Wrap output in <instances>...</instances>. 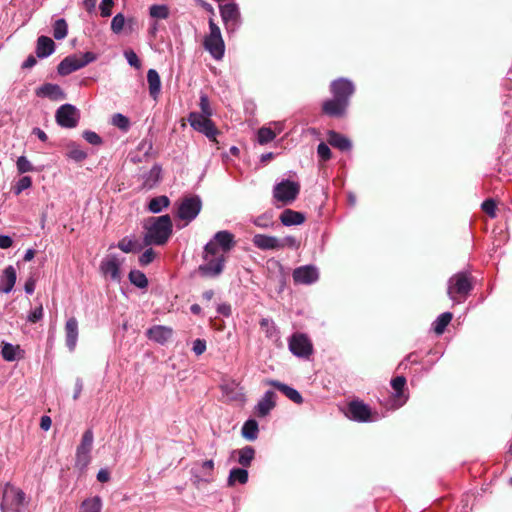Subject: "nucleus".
<instances>
[{
  "label": "nucleus",
  "mask_w": 512,
  "mask_h": 512,
  "mask_svg": "<svg viewBox=\"0 0 512 512\" xmlns=\"http://www.w3.org/2000/svg\"><path fill=\"white\" fill-rule=\"evenodd\" d=\"M111 124L123 132H127L130 128L129 118L122 113H115L111 118Z\"/></svg>",
  "instance_id": "obj_46"
},
{
  "label": "nucleus",
  "mask_w": 512,
  "mask_h": 512,
  "mask_svg": "<svg viewBox=\"0 0 512 512\" xmlns=\"http://www.w3.org/2000/svg\"><path fill=\"white\" fill-rule=\"evenodd\" d=\"M452 318L453 314L451 312H444L440 314L432 323V329L437 335H441L451 322Z\"/></svg>",
  "instance_id": "obj_38"
},
{
  "label": "nucleus",
  "mask_w": 512,
  "mask_h": 512,
  "mask_svg": "<svg viewBox=\"0 0 512 512\" xmlns=\"http://www.w3.org/2000/svg\"><path fill=\"white\" fill-rule=\"evenodd\" d=\"M16 279L17 274L15 268L12 265L7 266L0 275V292L5 294L10 293L15 286Z\"/></svg>",
  "instance_id": "obj_22"
},
{
  "label": "nucleus",
  "mask_w": 512,
  "mask_h": 512,
  "mask_svg": "<svg viewBox=\"0 0 512 512\" xmlns=\"http://www.w3.org/2000/svg\"><path fill=\"white\" fill-rule=\"evenodd\" d=\"M214 470V461L212 459L205 460L201 463V469L200 472L197 473L196 470L192 469V476L194 478V483L198 484L199 482H210L211 477Z\"/></svg>",
  "instance_id": "obj_25"
},
{
  "label": "nucleus",
  "mask_w": 512,
  "mask_h": 512,
  "mask_svg": "<svg viewBox=\"0 0 512 512\" xmlns=\"http://www.w3.org/2000/svg\"><path fill=\"white\" fill-rule=\"evenodd\" d=\"M300 193V184L297 181L282 179L273 187V198L282 205L292 204Z\"/></svg>",
  "instance_id": "obj_6"
},
{
  "label": "nucleus",
  "mask_w": 512,
  "mask_h": 512,
  "mask_svg": "<svg viewBox=\"0 0 512 512\" xmlns=\"http://www.w3.org/2000/svg\"><path fill=\"white\" fill-rule=\"evenodd\" d=\"M162 169L159 165L155 164L152 168L144 175V187L151 189L161 179Z\"/></svg>",
  "instance_id": "obj_36"
},
{
  "label": "nucleus",
  "mask_w": 512,
  "mask_h": 512,
  "mask_svg": "<svg viewBox=\"0 0 512 512\" xmlns=\"http://www.w3.org/2000/svg\"><path fill=\"white\" fill-rule=\"evenodd\" d=\"M170 204V200L167 196L161 195L152 198L148 204V210L151 213H160L164 208H167Z\"/></svg>",
  "instance_id": "obj_39"
},
{
  "label": "nucleus",
  "mask_w": 512,
  "mask_h": 512,
  "mask_svg": "<svg viewBox=\"0 0 512 512\" xmlns=\"http://www.w3.org/2000/svg\"><path fill=\"white\" fill-rule=\"evenodd\" d=\"M221 390L224 395L228 397L231 401H245V394L242 392V389L238 387L235 383H226L221 385Z\"/></svg>",
  "instance_id": "obj_32"
},
{
  "label": "nucleus",
  "mask_w": 512,
  "mask_h": 512,
  "mask_svg": "<svg viewBox=\"0 0 512 512\" xmlns=\"http://www.w3.org/2000/svg\"><path fill=\"white\" fill-rule=\"evenodd\" d=\"M204 48L215 60H221L225 53V45L222 37L213 38L206 36L204 39Z\"/></svg>",
  "instance_id": "obj_20"
},
{
  "label": "nucleus",
  "mask_w": 512,
  "mask_h": 512,
  "mask_svg": "<svg viewBox=\"0 0 512 512\" xmlns=\"http://www.w3.org/2000/svg\"><path fill=\"white\" fill-rule=\"evenodd\" d=\"M143 228L145 230L143 235L145 246L165 245L173 232L172 220L168 214L149 218Z\"/></svg>",
  "instance_id": "obj_2"
},
{
  "label": "nucleus",
  "mask_w": 512,
  "mask_h": 512,
  "mask_svg": "<svg viewBox=\"0 0 512 512\" xmlns=\"http://www.w3.org/2000/svg\"><path fill=\"white\" fill-rule=\"evenodd\" d=\"M125 17L122 13L116 14L111 21V30L115 34H119L125 25Z\"/></svg>",
  "instance_id": "obj_52"
},
{
  "label": "nucleus",
  "mask_w": 512,
  "mask_h": 512,
  "mask_svg": "<svg viewBox=\"0 0 512 512\" xmlns=\"http://www.w3.org/2000/svg\"><path fill=\"white\" fill-rule=\"evenodd\" d=\"M286 247L293 250H297L300 247V241L291 235L279 239V249H283Z\"/></svg>",
  "instance_id": "obj_50"
},
{
  "label": "nucleus",
  "mask_w": 512,
  "mask_h": 512,
  "mask_svg": "<svg viewBox=\"0 0 512 512\" xmlns=\"http://www.w3.org/2000/svg\"><path fill=\"white\" fill-rule=\"evenodd\" d=\"M292 278L297 285H311L319 280V269L312 264L303 265L293 270Z\"/></svg>",
  "instance_id": "obj_16"
},
{
  "label": "nucleus",
  "mask_w": 512,
  "mask_h": 512,
  "mask_svg": "<svg viewBox=\"0 0 512 512\" xmlns=\"http://www.w3.org/2000/svg\"><path fill=\"white\" fill-rule=\"evenodd\" d=\"M328 142L331 146L341 151H348L352 147L351 141L346 136L335 131L328 133Z\"/></svg>",
  "instance_id": "obj_29"
},
{
  "label": "nucleus",
  "mask_w": 512,
  "mask_h": 512,
  "mask_svg": "<svg viewBox=\"0 0 512 512\" xmlns=\"http://www.w3.org/2000/svg\"><path fill=\"white\" fill-rule=\"evenodd\" d=\"M124 56L130 66L136 69H139L141 67V61L139 60L137 54L133 50L124 51Z\"/></svg>",
  "instance_id": "obj_56"
},
{
  "label": "nucleus",
  "mask_w": 512,
  "mask_h": 512,
  "mask_svg": "<svg viewBox=\"0 0 512 512\" xmlns=\"http://www.w3.org/2000/svg\"><path fill=\"white\" fill-rule=\"evenodd\" d=\"M55 51L54 41L47 36H40L37 39L36 54L39 58H47Z\"/></svg>",
  "instance_id": "obj_27"
},
{
  "label": "nucleus",
  "mask_w": 512,
  "mask_h": 512,
  "mask_svg": "<svg viewBox=\"0 0 512 512\" xmlns=\"http://www.w3.org/2000/svg\"><path fill=\"white\" fill-rule=\"evenodd\" d=\"M65 334L66 346L70 351H72L76 348L78 340V321L76 320V318L71 317L66 321Z\"/></svg>",
  "instance_id": "obj_23"
},
{
  "label": "nucleus",
  "mask_w": 512,
  "mask_h": 512,
  "mask_svg": "<svg viewBox=\"0 0 512 512\" xmlns=\"http://www.w3.org/2000/svg\"><path fill=\"white\" fill-rule=\"evenodd\" d=\"M91 461L90 453L76 450L75 467L83 471Z\"/></svg>",
  "instance_id": "obj_48"
},
{
  "label": "nucleus",
  "mask_w": 512,
  "mask_h": 512,
  "mask_svg": "<svg viewBox=\"0 0 512 512\" xmlns=\"http://www.w3.org/2000/svg\"><path fill=\"white\" fill-rule=\"evenodd\" d=\"M26 494L23 490L6 484L1 502L2 512H23L26 506Z\"/></svg>",
  "instance_id": "obj_4"
},
{
  "label": "nucleus",
  "mask_w": 512,
  "mask_h": 512,
  "mask_svg": "<svg viewBox=\"0 0 512 512\" xmlns=\"http://www.w3.org/2000/svg\"><path fill=\"white\" fill-rule=\"evenodd\" d=\"M260 328L269 338L278 337V329L275 322L271 318H262L260 321Z\"/></svg>",
  "instance_id": "obj_41"
},
{
  "label": "nucleus",
  "mask_w": 512,
  "mask_h": 512,
  "mask_svg": "<svg viewBox=\"0 0 512 512\" xmlns=\"http://www.w3.org/2000/svg\"><path fill=\"white\" fill-rule=\"evenodd\" d=\"M124 263V258L117 254L106 255L100 263V272L110 281L120 283L122 280L121 267Z\"/></svg>",
  "instance_id": "obj_11"
},
{
  "label": "nucleus",
  "mask_w": 512,
  "mask_h": 512,
  "mask_svg": "<svg viewBox=\"0 0 512 512\" xmlns=\"http://www.w3.org/2000/svg\"><path fill=\"white\" fill-rule=\"evenodd\" d=\"M289 352H313L310 338L301 332L291 335L288 341Z\"/></svg>",
  "instance_id": "obj_18"
},
{
  "label": "nucleus",
  "mask_w": 512,
  "mask_h": 512,
  "mask_svg": "<svg viewBox=\"0 0 512 512\" xmlns=\"http://www.w3.org/2000/svg\"><path fill=\"white\" fill-rule=\"evenodd\" d=\"M236 244L234 235L227 231L221 230L215 233L213 238L205 245L204 250L208 253H220L222 254L229 252Z\"/></svg>",
  "instance_id": "obj_12"
},
{
  "label": "nucleus",
  "mask_w": 512,
  "mask_h": 512,
  "mask_svg": "<svg viewBox=\"0 0 512 512\" xmlns=\"http://www.w3.org/2000/svg\"><path fill=\"white\" fill-rule=\"evenodd\" d=\"M199 106H200V109H201V113L200 114H202L204 116H211L212 115V110H211V107H210L209 98L204 93H202L200 95Z\"/></svg>",
  "instance_id": "obj_57"
},
{
  "label": "nucleus",
  "mask_w": 512,
  "mask_h": 512,
  "mask_svg": "<svg viewBox=\"0 0 512 512\" xmlns=\"http://www.w3.org/2000/svg\"><path fill=\"white\" fill-rule=\"evenodd\" d=\"M17 170L19 173H26L34 171V167L31 162L25 156L18 157L16 161Z\"/></svg>",
  "instance_id": "obj_53"
},
{
  "label": "nucleus",
  "mask_w": 512,
  "mask_h": 512,
  "mask_svg": "<svg viewBox=\"0 0 512 512\" xmlns=\"http://www.w3.org/2000/svg\"><path fill=\"white\" fill-rule=\"evenodd\" d=\"M147 335L150 340L164 344L172 337L173 330L166 326L156 325L148 329Z\"/></svg>",
  "instance_id": "obj_24"
},
{
  "label": "nucleus",
  "mask_w": 512,
  "mask_h": 512,
  "mask_svg": "<svg viewBox=\"0 0 512 512\" xmlns=\"http://www.w3.org/2000/svg\"><path fill=\"white\" fill-rule=\"evenodd\" d=\"M251 222L258 228L268 229L274 226L273 216L271 213H263L259 216L253 217Z\"/></svg>",
  "instance_id": "obj_42"
},
{
  "label": "nucleus",
  "mask_w": 512,
  "mask_h": 512,
  "mask_svg": "<svg viewBox=\"0 0 512 512\" xmlns=\"http://www.w3.org/2000/svg\"><path fill=\"white\" fill-rule=\"evenodd\" d=\"M277 395L272 390H267L254 407V413L258 417H266L276 406Z\"/></svg>",
  "instance_id": "obj_17"
},
{
  "label": "nucleus",
  "mask_w": 512,
  "mask_h": 512,
  "mask_svg": "<svg viewBox=\"0 0 512 512\" xmlns=\"http://www.w3.org/2000/svg\"><path fill=\"white\" fill-rule=\"evenodd\" d=\"M346 416L358 423L374 422L379 419L377 412H372L370 406L361 400H352L347 407Z\"/></svg>",
  "instance_id": "obj_9"
},
{
  "label": "nucleus",
  "mask_w": 512,
  "mask_h": 512,
  "mask_svg": "<svg viewBox=\"0 0 512 512\" xmlns=\"http://www.w3.org/2000/svg\"><path fill=\"white\" fill-rule=\"evenodd\" d=\"M39 93L45 97H48V98H51L54 100L64 98V93H63L62 89L60 88V86L57 84H51V83L44 84L40 88Z\"/></svg>",
  "instance_id": "obj_37"
},
{
  "label": "nucleus",
  "mask_w": 512,
  "mask_h": 512,
  "mask_svg": "<svg viewBox=\"0 0 512 512\" xmlns=\"http://www.w3.org/2000/svg\"><path fill=\"white\" fill-rule=\"evenodd\" d=\"M481 208L489 217H496V203L492 198L486 199L482 203Z\"/></svg>",
  "instance_id": "obj_54"
},
{
  "label": "nucleus",
  "mask_w": 512,
  "mask_h": 512,
  "mask_svg": "<svg viewBox=\"0 0 512 512\" xmlns=\"http://www.w3.org/2000/svg\"><path fill=\"white\" fill-rule=\"evenodd\" d=\"M280 221L287 227L301 225L305 222V215L302 212L285 209L280 215Z\"/></svg>",
  "instance_id": "obj_26"
},
{
  "label": "nucleus",
  "mask_w": 512,
  "mask_h": 512,
  "mask_svg": "<svg viewBox=\"0 0 512 512\" xmlns=\"http://www.w3.org/2000/svg\"><path fill=\"white\" fill-rule=\"evenodd\" d=\"M68 34V25L65 19L61 18L55 21L53 25V36L57 40L64 39Z\"/></svg>",
  "instance_id": "obj_44"
},
{
  "label": "nucleus",
  "mask_w": 512,
  "mask_h": 512,
  "mask_svg": "<svg viewBox=\"0 0 512 512\" xmlns=\"http://www.w3.org/2000/svg\"><path fill=\"white\" fill-rule=\"evenodd\" d=\"M276 137V132L270 127H261L257 132V140L259 144L264 145L273 141Z\"/></svg>",
  "instance_id": "obj_47"
},
{
  "label": "nucleus",
  "mask_w": 512,
  "mask_h": 512,
  "mask_svg": "<svg viewBox=\"0 0 512 512\" xmlns=\"http://www.w3.org/2000/svg\"><path fill=\"white\" fill-rule=\"evenodd\" d=\"M238 454L237 462L242 467H249L255 457V449L252 446H245L238 450H233L232 454Z\"/></svg>",
  "instance_id": "obj_33"
},
{
  "label": "nucleus",
  "mask_w": 512,
  "mask_h": 512,
  "mask_svg": "<svg viewBox=\"0 0 512 512\" xmlns=\"http://www.w3.org/2000/svg\"><path fill=\"white\" fill-rule=\"evenodd\" d=\"M330 92L333 98L323 102L322 111L327 116L340 118L346 114L355 86L351 80L341 77L331 82Z\"/></svg>",
  "instance_id": "obj_1"
},
{
  "label": "nucleus",
  "mask_w": 512,
  "mask_h": 512,
  "mask_svg": "<svg viewBox=\"0 0 512 512\" xmlns=\"http://www.w3.org/2000/svg\"><path fill=\"white\" fill-rule=\"evenodd\" d=\"M418 355L419 354H412V353L407 354L405 359L400 362L398 368L399 369H401V368L407 369L409 365H411V366L418 365L419 364Z\"/></svg>",
  "instance_id": "obj_60"
},
{
  "label": "nucleus",
  "mask_w": 512,
  "mask_h": 512,
  "mask_svg": "<svg viewBox=\"0 0 512 512\" xmlns=\"http://www.w3.org/2000/svg\"><path fill=\"white\" fill-rule=\"evenodd\" d=\"M155 259V252L152 248L146 249L140 256H139V264L141 266H147L153 260Z\"/></svg>",
  "instance_id": "obj_55"
},
{
  "label": "nucleus",
  "mask_w": 512,
  "mask_h": 512,
  "mask_svg": "<svg viewBox=\"0 0 512 512\" xmlns=\"http://www.w3.org/2000/svg\"><path fill=\"white\" fill-rule=\"evenodd\" d=\"M188 121L194 130L204 134L210 141H216L218 130L210 119V116H204L198 112H191L188 116Z\"/></svg>",
  "instance_id": "obj_13"
},
{
  "label": "nucleus",
  "mask_w": 512,
  "mask_h": 512,
  "mask_svg": "<svg viewBox=\"0 0 512 512\" xmlns=\"http://www.w3.org/2000/svg\"><path fill=\"white\" fill-rule=\"evenodd\" d=\"M96 59L97 55L90 51L85 52L81 55H69L58 64L57 72L61 76H67L94 62Z\"/></svg>",
  "instance_id": "obj_5"
},
{
  "label": "nucleus",
  "mask_w": 512,
  "mask_h": 512,
  "mask_svg": "<svg viewBox=\"0 0 512 512\" xmlns=\"http://www.w3.org/2000/svg\"><path fill=\"white\" fill-rule=\"evenodd\" d=\"M390 386L393 392L389 397L388 405L390 409L396 410L404 406L409 400L406 377L403 375L393 377L390 380Z\"/></svg>",
  "instance_id": "obj_7"
},
{
  "label": "nucleus",
  "mask_w": 512,
  "mask_h": 512,
  "mask_svg": "<svg viewBox=\"0 0 512 512\" xmlns=\"http://www.w3.org/2000/svg\"><path fill=\"white\" fill-rule=\"evenodd\" d=\"M102 506L101 497L96 495L83 500L79 512H101Z\"/></svg>",
  "instance_id": "obj_35"
},
{
  "label": "nucleus",
  "mask_w": 512,
  "mask_h": 512,
  "mask_svg": "<svg viewBox=\"0 0 512 512\" xmlns=\"http://www.w3.org/2000/svg\"><path fill=\"white\" fill-rule=\"evenodd\" d=\"M201 209L202 200L198 195L186 196L178 204L176 216L187 225L199 215Z\"/></svg>",
  "instance_id": "obj_8"
},
{
  "label": "nucleus",
  "mask_w": 512,
  "mask_h": 512,
  "mask_svg": "<svg viewBox=\"0 0 512 512\" xmlns=\"http://www.w3.org/2000/svg\"><path fill=\"white\" fill-rule=\"evenodd\" d=\"M220 15L229 33L237 31L241 25V15L236 3H227L220 6Z\"/></svg>",
  "instance_id": "obj_14"
},
{
  "label": "nucleus",
  "mask_w": 512,
  "mask_h": 512,
  "mask_svg": "<svg viewBox=\"0 0 512 512\" xmlns=\"http://www.w3.org/2000/svg\"><path fill=\"white\" fill-rule=\"evenodd\" d=\"M32 179L30 176H22L12 187V192L15 195H20L24 190L30 188Z\"/></svg>",
  "instance_id": "obj_49"
},
{
  "label": "nucleus",
  "mask_w": 512,
  "mask_h": 512,
  "mask_svg": "<svg viewBox=\"0 0 512 512\" xmlns=\"http://www.w3.org/2000/svg\"><path fill=\"white\" fill-rule=\"evenodd\" d=\"M147 82L149 85V94L154 100H156L161 92V79L155 69L148 70Z\"/></svg>",
  "instance_id": "obj_30"
},
{
  "label": "nucleus",
  "mask_w": 512,
  "mask_h": 512,
  "mask_svg": "<svg viewBox=\"0 0 512 512\" xmlns=\"http://www.w3.org/2000/svg\"><path fill=\"white\" fill-rule=\"evenodd\" d=\"M113 0H102L100 4V14L102 17H109L112 13Z\"/></svg>",
  "instance_id": "obj_61"
},
{
  "label": "nucleus",
  "mask_w": 512,
  "mask_h": 512,
  "mask_svg": "<svg viewBox=\"0 0 512 512\" xmlns=\"http://www.w3.org/2000/svg\"><path fill=\"white\" fill-rule=\"evenodd\" d=\"M204 261L198 268L200 275L215 278L223 272L226 257L221 253L212 254L204 251Z\"/></svg>",
  "instance_id": "obj_10"
},
{
  "label": "nucleus",
  "mask_w": 512,
  "mask_h": 512,
  "mask_svg": "<svg viewBox=\"0 0 512 512\" xmlns=\"http://www.w3.org/2000/svg\"><path fill=\"white\" fill-rule=\"evenodd\" d=\"M473 289L472 277L468 272H458L448 280L447 295L454 304L463 303Z\"/></svg>",
  "instance_id": "obj_3"
},
{
  "label": "nucleus",
  "mask_w": 512,
  "mask_h": 512,
  "mask_svg": "<svg viewBox=\"0 0 512 512\" xmlns=\"http://www.w3.org/2000/svg\"><path fill=\"white\" fill-rule=\"evenodd\" d=\"M259 432V425L258 422L253 419L249 418L247 419L241 429L242 436L248 440V441H254L257 439Z\"/></svg>",
  "instance_id": "obj_34"
},
{
  "label": "nucleus",
  "mask_w": 512,
  "mask_h": 512,
  "mask_svg": "<svg viewBox=\"0 0 512 512\" xmlns=\"http://www.w3.org/2000/svg\"><path fill=\"white\" fill-rule=\"evenodd\" d=\"M144 243H140L139 241H137L136 239L134 238H131V237H124L122 238L118 243L117 245H114V244H111L109 246V249H112L114 247H117L119 248L121 251H123L124 253H136V252H139L143 249L144 247Z\"/></svg>",
  "instance_id": "obj_28"
},
{
  "label": "nucleus",
  "mask_w": 512,
  "mask_h": 512,
  "mask_svg": "<svg viewBox=\"0 0 512 512\" xmlns=\"http://www.w3.org/2000/svg\"><path fill=\"white\" fill-rule=\"evenodd\" d=\"M55 117L59 126L64 128H74L78 124L80 115L74 105L63 104L57 109Z\"/></svg>",
  "instance_id": "obj_15"
},
{
  "label": "nucleus",
  "mask_w": 512,
  "mask_h": 512,
  "mask_svg": "<svg viewBox=\"0 0 512 512\" xmlns=\"http://www.w3.org/2000/svg\"><path fill=\"white\" fill-rule=\"evenodd\" d=\"M67 156H68V158H70L76 162H81L84 159H86L87 153L84 150H82L80 148V146L73 145L70 147V149L67 153Z\"/></svg>",
  "instance_id": "obj_51"
},
{
  "label": "nucleus",
  "mask_w": 512,
  "mask_h": 512,
  "mask_svg": "<svg viewBox=\"0 0 512 512\" xmlns=\"http://www.w3.org/2000/svg\"><path fill=\"white\" fill-rule=\"evenodd\" d=\"M43 317V307L42 305H39L38 307H35L28 315V321L32 323L38 322Z\"/></svg>",
  "instance_id": "obj_62"
},
{
  "label": "nucleus",
  "mask_w": 512,
  "mask_h": 512,
  "mask_svg": "<svg viewBox=\"0 0 512 512\" xmlns=\"http://www.w3.org/2000/svg\"><path fill=\"white\" fill-rule=\"evenodd\" d=\"M209 30H210V33L208 36L213 37V38L222 37L220 28L218 27L217 24L214 23V21L212 19L209 20Z\"/></svg>",
  "instance_id": "obj_63"
},
{
  "label": "nucleus",
  "mask_w": 512,
  "mask_h": 512,
  "mask_svg": "<svg viewBox=\"0 0 512 512\" xmlns=\"http://www.w3.org/2000/svg\"><path fill=\"white\" fill-rule=\"evenodd\" d=\"M267 384H269L270 386L277 389L279 392H281L283 395H285L289 400H291L295 404H302L304 401L302 395L300 394V392L298 390H296L295 388H293L285 383H282L278 380H269L267 382Z\"/></svg>",
  "instance_id": "obj_19"
},
{
  "label": "nucleus",
  "mask_w": 512,
  "mask_h": 512,
  "mask_svg": "<svg viewBox=\"0 0 512 512\" xmlns=\"http://www.w3.org/2000/svg\"><path fill=\"white\" fill-rule=\"evenodd\" d=\"M206 341L204 339H196L193 342L192 352H205Z\"/></svg>",
  "instance_id": "obj_64"
},
{
  "label": "nucleus",
  "mask_w": 512,
  "mask_h": 512,
  "mask_svg": "<svg viewBox=\"0 0 512 512\" xmlns=\"http://www.w3.org/2000/svg\"><path fill=\"white\" fill-rule=\"evenodd\" d=\"M83 138L91 145H100L102 143V138L94 131H84Z\"/></svg>",
  "instance_id": "obj_58"
},
{
  "label": "nucleus",
  "mask_w": 512,
  "mask_h": 512,
  "mask_svg": "<svg viewBox=\"0 0 512 512\" xmlns=\"http://www.w3.org/2000/svg\"><path fill=\"white\" fill-rule=\"evenodd\" d=\"M149 14L154 19H167L169 17V7L165 4H154L150 6Z\"/></svg>",
  "instance_id": "obj_45"
},
{
  "label": "nucleus",
  "mask_w": 512,
  "mask_h": 512,
  "mask_svg": "<svg viewBox=\"0 0 512 512\" xmlns=\"http://www.w3.org/2000/svg\"><path fill=\"white\" fill-rule=\"evenodd\" d=\"M94 441V434L92 429H87L83 435L80 444L77 446L76 450L84 451L91 453Z\"/></svg>",
  "instance_id": "obj_43"
},
{
  "label": "nucleus",
  "mask_w": 512,
  "mask_h": 512,
  "mask_svg": "<svg viewBox=\"0 0 512 512\" xmlns=\"http://www.w3.org/2000/svg\"><path fill=\"white\" fill-rule=\"evenodd\" d=\"M317 154L323 161H328L331 158V150L329 146L324 142L319 143L317 147Z\"/></svg>",
  "instance_id": "obj_59"
},
{
  "label": "nucleus",
  "mask_w": 512,
  "mask_h": 512,
  "mask_svg": "<svg viewBox=\"0 0 512 512\" xmlns=\"http://www.w3.org/2000/svg\"><path fill=\"white\" fill-rule=\"evenodd\" d=\"M129 281L137 288L144 289L148 286V279L146 275L140 270H131L129 272Z\"/></svg>",
  "instance_id": "obj_40"
},
{
  "label": "nucleus",
  "mask_w": 512,
  "mask_h": 512,
  "mask_svg": "<svg viewBox=\"0 0 512 512\" xmlns=\"http://www.w3.org/2000/svg\"><path fill=\"white\" fill-rule=\"evenodd\" d=\"M253 245L263 251L279 250V238L265 234H255L252 238Z\"/></svg>",
  "instance_id": "obj_21"
},
{
  "label": "nucleus",
  "mask_w": 512,
  "mask_h": 512,
  "mask_svg": "<svg viewBox=\"0 0 512 512\" xmlns=\"http://www.w3.org/2000/svg\"><path fill=\"white\" fill-rule=\"evenodd\" d=\"M247 467H234L230 470L227 479L228 486H234L236 483L246 484L248 482L249 474Z\"/></svg>",
  "instance_id": "obj_31"
}]
</instances>
